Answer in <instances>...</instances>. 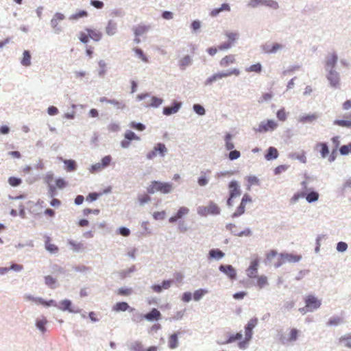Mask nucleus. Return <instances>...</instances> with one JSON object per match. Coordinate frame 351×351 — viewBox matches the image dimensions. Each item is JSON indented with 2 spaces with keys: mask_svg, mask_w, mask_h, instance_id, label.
I'll use <instances>...</instances> for the list:
<instances>
[{
  "mask_svg": "<svg viewBox=\"0 0 351 351\" xmlns=\"http://www.w3.org/2000/svg\"><path fill=\"white\" fill-rule=\"evenodd\" d=\"M258 319L252 318L250 319L245 326V339L243 341L239 342L238 346L240 349L244 350L247 348L249 342L252 338L253 329L258 324Z\"/></svg>",
  "mask_w": 351,
  "mask_h": 351,
  "instance_id": "1",
  "label": "nucleus"
},
{
  "mask_svg": "<svg viewBox=\"0 0 351 351\" xmlns=\"http://www.w3.org/2000/svg\"><path fill=\"white\" fill-rule=\"evenodd\" d=\"M172 184L167 182L153 181L147 188L149 193L160 192L162 193H168L172 190Z\"/></svg>",
  "mask_w": 351,
  "mask_h": 351,
  "instance_id": "2",
  "label": "nucleus"
},
{
  "mask_svg": "<svg viewBox=\"0 0 351 351\" xmlns=\"http://www.w3.org/2000/svg\"><path fill=\"white\" fill-rule=\"evenodd\" d=\"M240 74V71L238 69H233L228 72H219L213 74V75L208 77L204 84L206 86L211 85L213 82L217 80H221L223 77H226L230 75L238 76Z\"/></svg>",
  "mask_w": 351,
  "mask_h": 351,
  "instance_id": "3",
  "label": "nucleus"
},
{
  "mask_svg": "<svg viewBox=\"0 0 351 351\" xmlns=\"http://www.w3.org/2000/svg\"><path fill=\"white\" fill-rule=\"evenodd\" d=\"M197 213L201 216L216 215L220 213V208L215 203L210 202L207 206L198 207Z\"/></svg>",
  "mask_w": 351,
  "mask_h": 351,
  "instance_id": "4",
  "label": "nucleus"
},
{
  "mask_svg": "<svg viewBox=\"0 0 351 351\" xmlns=\"http://www.w3.org/2000/svg\"><path fill=\"white\" fill-rule=\"evenodd\" d=\"M301 256L293 254L281 253L277 262L274 264L275 267H279L286 263H296L301 259Z\"/></svg>",
  "mask_w": 351,
  "mask_h": 351,
  "instance_id": "5",
  "label": "nucleus"
},
{
  "mask_svg": "<svg viewBox=\"0 0 351 351\" xmlns=\"http://www.w3.org/2000/svg\"><path fill=\"white\" fill-rule=\"evenodd\" d=\"M228 189L230 197L227 201V204L231 206L232 205V199L241 195V191L238 182L235 180H232L229 183Z\"/></svg>",
  "mask_w": 351,
  "mask_h": 351,
  "instance_id": "6",
  "label": "nucleus"
},
{
  "mask_svg": "<svg viewBox=\"0 0 351 351\" xmlns=\"http://www.w3.org/2000/svg\"><path fill=\"white\" fill-rule=\"evenodd\" d=\"M305 309L306 311H313L320 307L322 302L317 298L313 295H308L305 298Z\"/></svg>",
  "mask_w": 351,
  "mask_h": 351,
  "instance_id": "7",
  "label": "nucleus"
},
{
  "mask_svg": "<svg viewBox=\"0 0 351 351\" xmlns=\"http://www.w3.org/2000/svg\"><path fill=\"white\" fill-rule=\"evenodd\" d=\"M252 202V198L248 194H245L241 199L239 206L237 207L236 211L232 214V217H237L245 213V206L247 203Z\"/></svg>",
  "mask_w": 351,
  "mask_h": 351,
  "instance_id": "8",
  "label": "nucleus"
},
{
  "mask_svg": "<svg viewBox=\"0 0 351 351\" xmlns=\"http://www.w3.org/2000/svg\"><path fill=\"white\" fill-rule=\"evenodd\" d=\"M278 126V124L274 120H267L266 121H262L257 128L258 132H267L268 131L274 130Z\"/></svg>",
  "mask_w": 351,
  "mask_h": 351,
  "instance_id": "9",
  "label": "nucleus"
},
{
  "mask_svg": "<svg viewBox=\"0 0 351 351\" xmlns=\"http://www.w3.org/2000/svg\"><path fill=\"white\" fill-rule=\"evenodd\" d=\"M139 139L140 138L134 132L128 130L124 134V139L121 142V145L123 148H127L130 146L131 141H138Z\"/></svg>",
  "mask_w": 351,
  "mask_h": 351,
  "instance_id": "10",
  "label": "nucleus"
},
{
  "mask_svg": "<svg viewBox=\"0 0 351 351\" xmlns=\"http://www.w3.org/2000/svg\"><path fill=\"white\" fill-rule=\"evenodd\" d=\"M259 265L258 259L256 258L251 261L250 265L247 269V275L250 278H255L257 276L258 268Z\"/></svg>",
  "mask_w": 351,
  "mask_h": 351,
  "instance_id": "11",
  "label": "nucleus"
},
{
  "mask_svg": "<svg viewBox=\"0 0 351 351\" xmlns=\"http://www.w3.org/2000/svg\"><path fill=\"white\" fill-rule=\"evenodd\" d=\"M327 79L332 86L335 88L339 87L340 78L339 73L336 71L331 69L327 75Z\"/></svg>",
  "mask_w": 351,
  "mask_h": 351,
  "instance_id": "12",
  "label": "nucleus"
},
{
  "mask_svg": "<svg viewBox=\"0 0 351 351\" xmlns=\"http://www.w3.org/2000/svg\"><path fill=\"white\" fill-rule=\"evenodd\" d=\"M219 270L226 274L231 280H234L237 277V272L234 268L230 265H221L219 267Z\"/></svg>",
  "mask_w": 351,
  "mask_h": 351,
  "instance_id": "13",
  "label": "nucleus"
},
{
  "mask_svg": "<svg viewBox=\"0 0 351 351\" xmlns=\"http://www.w3.org/2000/svg\"><path fill=\"white\" fill-rule=\"evenodd\" d=\"M282 47V45L277 43H274L272 44L266 43L263 46V49L265 53H274L277 52L278 50L281 49Z\"/></svg>",
  "mask_w": 351,
  "mask_h": 351,
  "instance_id": "14",
  "label": "nucleus"
},
{
  "mask_svg": "<svg viewBox=\"0 0 351 351\" xmlns=\"http://www.w3.org/2000/svg\"><path fill=\"white\" fill-rule=\"evenodd\" d=\"M235 63H236L235 55H233V54L226 55L223 58H222L221 59V60L219 61V65L223 68L228 67L230 65H232Z\"/></svg>",
  "mask_w": 351,
  "mask_h": 351,
  "instance_id": "15",
  "label": "nucleus"
},
{
  "mask_svg": "<svg viewBox=\"0 0 351 351\" xmlns=\"http://www.w3.org/2000/svg\"><path fill=\"white\" fill-rule=\"evenodd\" d=\"M331 141L334 145V148L332 150L331 154L329 156L328 160L329 162H332L336 159V155L337 152V148L340 145L339 137V136H333L331 138Z\"/></svg>",
  "mask_w": 351,
  "mask_h": 351,
  "instance_id": "16",
  "label": "nucleus"
},
{
  "mask_svg": "<svg viewBox=\"0 0 351 351\" xmlns=\"http://www.w3.org/2000/svg\"><path fill=\"white\" fill-rule=\"evenodd\" d=\"M315 149L320 153L323 158H325L329 154V149L326 143H317L315 146Z\"/></svg>",
  "mask_w": 351,
  "mask_h": 351,
  "instance_id": "17",
  "label": "nucleus"
},
{
  "mask_svg": "<svg viewBox=\"0 0 351 351\" xmlns=\"http://www.w3.org/2000/svg\"><path fill=\"white\" fill-rule=\"evenodd\" d=\"M182 104L180 102L175 101L171 106L165 107L163 108V114L169 116L175 114L180 110Z\"/></svg>",
  "mask_w": 351,
  "mask_h": 351,
  "instance_id": "18",
  "label": "nucleus"
},
{
  "mask_svg": "<svg viewBox=\"0 0 351 351\" xmlns=\"http://www.w3.org/2000/svg\"><path fill=\"white\" fill-rule=\"evenodd\" d=\"M72 302L67 299L62 300L59 305L57 304V306L59 309L62 311H68L70 313H77V311H74L72 308Z\"/></svg>",
  "mask_w": 351,
  "mask_h": 351,
  "instance_id": "19",
  "label": "nucleus"
},
{
  "mask_svg": "<svg viewBox=\"0 0 351 351\" xmlns=\"http://www.w3.org/2000/svg\"><path fill=\"white\" fill-rule=\"evenodd\" d=\"M189 208L184 206L180 207L174 216L169 218V221L170 223H174L179 219L182 218L184 215L189 213Z\"/></svg>",
  "mask_w": 351,
  "mask_h": 351,
  "instance_id": "20",
  "label": "nucleus"
},
{
  "mask_svg": "<svg viewBox=\"0 0 351 351\" xmlns=\"http://www.w3.org/2000/svg\"><path fill=\"white\" fill-rule=\"evenodd\" d=\"M85 30L88 33L89 38L94 41H99L102 38V33L97 29L86 28Z\"/></svg>",
  "mask_w": 351,
  "mask_h": 351,
  "instance_id": "21",
  "label": "nucleus"
},
{
  "mask_svg": "<svg viewBox=\"0 0 351 351\" xmlns=\"http://www.w3.org/2000/svg\"><path fill=\"white\" fill-rule=\"evenodd\" d=\"M64 15L62 13H56L53 17V19L51 20V25L52 27L55 29L60 30V28L58 27L59 22L64 19Z\"/></svg>",
  "mask_w": 351,
  "mask_h": 351,
  "instance_id": "22",
  "label": "nucleus"
},
{
  "mask_svg": "<svg viewBox=\"0 0 351 351\" xmlns=\"http://www.w3.org/2000/svg\"><path fill=\"white\" fill-rule=\"evenodd\" d=\"M129 309L131 311H133V308H130V306L128 305V304L125 302H117L112 307V310L115 312L126 311L127 310H129Z\"/></svg>",
  "mask_w": 351,
  "mask_h": 351,
  "instance_id": "23",
  "label": "nucleus"
},
{
  "mask_svg": "<svg viewBox=\"0 0 351 351\" xmlns=\"http://www.w3.org/2000/svg\"><path fill=\"white\" fill-rule=\"evenodd\" d=\"M319 115L317 113L310 114H305L302 115L300 117L299 121L302 123H312L317 120Z\"/></svg>",
  "mask_w": 351,
  "mask_h": 351,
  "instance_id": "24",
  "label": "nucleus"
},
{
  "mask_svg": "<svg viewBox=\"0 0 351 351\" xmlns=\"http://www.w3.org/2000/svg\"><path fill=\"white\" fill-rule=\"evenodd\" d=\"M338 57L335 53H332L329 54L326 60V66L329 68H334L337 62Z\"/></svg>",
  "mask_w": 351,
  "mask_h": 351,
  "instance_id": "25",
  "label": "nucleus"
},
{
  "mask_svg": "<svg viewBox=\"0 0 351 351\" xmlns=\"http://www.w3.org/2000/svg\"><path fill=\"white\" fill-rule=\"evenodd\" d=\"M300 331L296 328H291L287 338H285L284 342L290 343L295 341L299 336Z\"/></svg>",
  "mask_w": 351,
  "mask_h": 351,
  "instance_id": "26",
  "label": "nucleus"
},
{
  "mask_svg": "<svg viewBox=\"0 0 351 351\" xmlns=\"http://www.w3.org/2000/svg\"><path fill=\"white\" fill-rule=\"evenodd\" d=\"M45 249L51 253L55 254L58 252V247L55 244L51 243V238L49 237H45Z\"/></svg>",
  "mask_w": 351,
  "mask_h": 351,
  "instance_id": "27",
  "label": "nucleus"
},
{
  "mask_svg": "<svg viewBox=\"0 0 351 351\" xmlns=\"http://www.w3.org/2000/svg\"><path fill=\"white\" fill-rule=\"evenodd\" d=\"M161 314L156 308H153L149 313L145 315V318L149 321L158 320Z\"/></svg>",
  "mask_w": 351,
  "mask_h": 351,
  "instance_id": "28",
  "label": "nucleus"
},
{
  "mask_svg": "<svg viewBox=\"0 0 351 351\" xmlns=\"http://www.w3.org/2000/svg\"><path fill=\"white\" fill-rule=\"evenodd\" d=\"M347 118L349 119H337L334 121V124L343 128H351V114Z\"/></svg>",
  "mask_w": 351,
  "mask_h": 351,
  "instance_id": "29",
  "label": "nucleus"
},
{
  "mask_svg": "<svg viewBox=\"0 0 351 351\" xmlns=\"http://www.w3.org/2000/svg\"><path fill=\"white\" fill-rule=\"evenodd\" d=\"M179 332L171 335L168 339V346L171 349H175L178 346V335Z\"/></svg>",
  "mask_w": 351,
  "mask_h": 351,
  "instance_id": "30",
  "label": "nucleus"
},
{
  "mask_svg": "<svg viewBox=\"0 0 351 351\" xmlns=\"http://www.w3.org/2000/svg\"><path fill=\"white\" fill-rule=\"evenodd\" d=\"M230 10V7L228 3H223L220 8H215L211 10L210 15L213 17L217 16L221 12L226 11L229 12Z\"/></svg>",
  "mask_w": 351,
  "mask_h": 351,
  "instance_id": "31",
  "label": "nucleus"
},
{
  "mask_svg": "<svg viewBox=\"0 0 351 351\" xmlns=\"http://www.w3.org/2000/svg\"><path fill=\"white\" fill-rule=\"evenodd\" d=\"M36 304L43 305L45 307L49 306H57V303L53 300H49L48 301L45 300L42 298H37Z\"/></svg>",
  "mask_w": 351,
  "mask_h": 351,
  "instance_id": "32",
  "label": "nucleus"
},
{
  "mask_svg": "<svg viewBox=\"0 0 351 351\" xmlns=\"http://www.w3.org/2000/svg\"><path fill=\"white\" fill-rule=\"evenodd\" d=\"M256 286L260 289H263L268 285V279L266 276L261 275L256 276Z\"/></svg>",
  "mask_w": 351,
  "mask_h": 351,
  "instance_id": "33",
  "label": "nucleus"
},
{
  "mask_svg": "<svg viewBox=\"0 0 351 351\" xmlns=\"http://www.w3.org/2000/svg\"><path fill=\"white\" fill-rule=\"evenodd\" d=\"M31 54L29 51H24L23 57L21 60V64L24 66H29L31 65Z\"/></svg>",
  "mask_w": 351,
  "mask_h": 351,
  "instance_id": "34",
  "label": "nucleus"
},
{
  "mask_svg": "<svg viewBox=\"0 0 351 351\" xmlns=\"http://www.w3.org/2000/svg\"><path fill=\"white\" fill-rule=\"evenodd\" d=\"M278 156V150L274 147H270L268 149L267 153L265 154V157L266 160H271L277 158Z\"/></svg>",
  "mask_w": 351,
  "mask_h": 351,
  "instance_id": "35",
  "label": "nucleus"
},
{
  "mask_svg": "<svg viewBox=\"0 0 351 351\" xmlns=\"http://www.w3.org/2000/svg\"><path fill=\"white\" fill-rule=\"evenodd\" d=\"M225 256V254L219 249H213L209 252V257L219 260Z\"/></svg>",
  "mask_w": 351,
  "mask_h": 351,
  "instance_id": "36",
  "label": "nucleus"
},
{
  "mask_svg": "<svg viewBox=\"0 0 351 351\" xmlns=\"http://www.w3.org/2000/svg\"><path fill=\"white\" fill-rule=\"evenodd\" d=\"M192 62V60L189 56L183 57L179 61V66L182 70H184Z\"/></svg>",
  "mask_w": 351,
  "mask_h": 351,
  "instance_id": "37",
  "label": "nucleus"
},
{
  "mask_svg": "<svg viewBox=\"0 0 351 351\" xmlns=\"http://www.w3.org/2000/svg\"><path fill=\"white\" fill-rule=\"evenodd\" d=\"M64 163L65 169L66 170V171H69V172L73 171L77 168L76 162L73 160H64Z\"/></svg>",
  "mask_w": 351,
  "mask_h": 351,
  "instance_id": "38",
  "label": "nucleus"
},
{
  "mask_svg": "<svg viewBox=\"0 0 351 351\" xmlns=\"http://www.w3.org/2000/svg\"><path fill=\"white\" fill-rule=\"evenodd\" d=\"M117 25L112 21H110L106 27V32L108 35L112 36L116 33Z\"/></svg>",
  "mask_w": 351,
  "mask_h": 351,
  "instance_id": "39",
  "label": "nucleus"
},
{
  "mask_svg": "<svg viewBox=\"0 0 351 351\" xmlns=\"http://www.w3.org/2000/svg\"><path fill=\"white\" fill-rule=\"evenodd\" d=\"M208 290L199 289L196 291L193 294V298L195 301H199L204 295L208 293Z\"/></svg>",
  "mask_w": 351,
  "mask_h": 351,
  "instance_id": "40",
  "label": "nucleus"
},
{
  "mask_svg": "<svg viewBox=\"0 0 351 351\" xmlns=\"http://www.w3.org/2000/svg\"><path fill=\"white\" fill-rule=\"evenodd\" d=\"M162 102V99L156 97H152L150 102L147 104V106L156 108L160 106Z\"/></svg>",
  "mask_w": 351,
  "mask_h": 351,
  "instance_id": "41",
  "label": "nucleus"
},
{
  "mask_svg": "<svg viewBox=\"0 0 351 351\" xmlns=\"http://www.w3.org/2000/svg\"><path fill=\"white\" fill-rule=\"evenodd\" d=\"M245 71L248 73L254 72L256 73H259L262 71V65L261 64V63H256L246 68Z\"/></svg>",
  "mask_w": 351,
  "mask_h": 351,
  "instance_id": "42",
  "label": "nucleus"
},
{
  "mask_svg": "<svg viewBox=\"0 0 351 351\" xmlns=\"http://www.w3.org/2000/svg\"><path fill=\"white\" fill-rule=\"evenodd\" d=\"M225 146L227 150H232L234 147V145L232 141V135L226 134L225 136Z\"/></svg>",
  "mask_w": 351,
  "mask_h": 351,
  "instance_id": "43",
  "label": "nucleus"
},
{
  "mask_svg": "<svg viewBox=\"0 0 351 351\" xmlns=\"http://www.w3.org/2000/svg\"><path fill=\"white\" fill-rule=\"evenodd\" d=\"M88 16V12L85 10H80L69 16V19L72 21L77 20L80 18L86 17Z\"/></svg>",
  "mask_w": 351,
  "mask_h": 351,
  "instance_id": "44",
  "label": "nucleus"
},
{
  "mask_svg": "<svg viewBox=\"0 0 351 351\" xmlns=\"http://www.w3.org/2000/svg\"><path fill=\"white\" fill-rule=\"evenodd\" d=\"M68 243L71 247L72 250L75 252H79L84 247L82 243L76 242L73 240H69Z\"/></svg>",
  "mask_w": 351,
  "mask_h": 351,
  "instance_id": "45",
  "label": "nucleus"
},
{
  "mask_svg": "<svg viewBox=\"0 0 351 351\" xmlns=\"http://www.w3.org/2000/svg\"><path fill=\"white\" fill-rule=\"evenodd\" d=\"M156 152H158L160 155L164 156L165 153L167 152V149L165 144L163 143H158L154 147Z\"/></svg>",
  "mask_w": 351,
  "mask_h": 351,
  "instance_id": "46",
  "label": "nucleus"
},
{
  "mask_svg": "<svg viewBox=\"0 0 351 351\" xmlns=\"http://www.w3.org/2000/svg\"><path fill=\"white\" fill-rule=\"evenodd\" d=\"M45 282L51 289H54L56 279L51 276H47L45 277Z\"/></svg>",
  "mask_w": 351,
  "mask_h": 351,
  "instance_id": "47",
  "label": "nucleus"
},
{
  "mask_svg": "<svg viewBox=\"0 0 351 351\" xmlns=\"http://www.w3.org/2000/svg\"><path fill=\"white\" fill-rule=\"evenodd\" d=\"M319 198V194L317 192L312 191L306 195V199L308 202L311 203L315 202Z\"/></svg>",
  "mask_w": 351,
  "mask_h": 351,
  "instance_id": "48",
  "label": "nucleus"
},
{
  "mask_svg": "<svg viewBox=\"0 0 351 351\" xmlns=\"http://www.w3.org/2000/svg\"><path fill=\"white\" fill-rule=\"evenodd\" d=\"M47 321L45 318H43L41 319H37L36 322V325L37 328L42 332H45L46 330L45 325Z\"/></svg>",
  "mask_w": 351,
  "mask_h": 351,
  "instance_id": "49",
  "label": "nucleus"
},
{
  "mask_svg": "<svg viewBox=\"0 0 351 351\" xmlns=\"http://www.w3.org/2000/svg\"><path fill=\"white\" fill-rule=\"evenodd\" d=\"M263 6L269 7L273 10H277L279 8L278 3L274 0H264Z\"/></svg>",
  "mask_w": 351,
  "mask_h": 351,
  "instance_id": "50",
  "label": "nucleus"
},
{
  "mask_svg": "<svg viewBox=\"0 0 351 351\" xmlns=\"http://www.w3.org/2000/svg\"><path fill=\"white\" fill-rule=\"evenodd\" d=\"M243 335L241 332H237L234 335H231L226 340V343H230L238 340H241Z\"/></svg>",
  "mask_w": 351,
  "mask_h": 351,
  "instance_id": "51",
  "label": "nucleus"
},
{
  "mask_svg": "<svg viewBox=\"0 0 351 351\" xmlns=\"http://www.w3.org/2000/svg\"><path fill=\"white\" fill-rule=\"evenodd\" d=\"M226 36L228 38L229 43H232V45L233 43L237 40L239 37V34L237 32H226Z\"/></svg>",
  "mask_w": 351,
  "mask_h": 351,
  "instance_id": "52",
  "label": "nucleus"
},
{
  "mask_svg": "<svg viewBox=\"0 0 351 351\" xmlns=\"http://www.w3.org/2000/svg\"><path fill=\"white\" fill-rule=\"evenodd\" d=\"M8 183L12 186H18L22 183V180L21 178L16 177H10L8 178Z\"/></svg>",
  "mask_w": 351,
  "mask_h": 351,
  "instance_id": "53",
  "label": "nucleus"
},
{
  "mask_svg": "<svg viewBox=\"0 0 351 351\" xmlns=\"http://www.w3.org/2000/svg\"><path fill=\"white\" fill-rule=\"evenodd\" d=\"M134 51L136 53V56L144 62H147L148 59L147 56L144 54L143 51L138 48H134Z\"/></svg>",
  "mask_w": 351,
  "mask_h": 351,
  "instance_id": "54",
  "label": "nucleus"
},
{
  "mask_svg": "<svg viewBox=\"0 0 351 351\" xmlns=\"http://www.w3.org/2000/svg\"><path fill=\"white\" fill-rule=\"evenodd\" d=\"M342 322V319L340 317H333L329 319L327 324L328 326H337Z\"/></svg>",
  "mask_w": 351,
  "mask_h": 351,
  "instance_id": "55",
  "label": "nucleus"
},
{
  "mask_svg": "<svg viewBox=\"0 0 351 351\" xmlns=\"http://www.w3.org/2000/svg\"><path fill=\"white\" fill-rule=\"evenodd\" d=\"M277 118L281 121H285L287 119V113L284 108L279 110L276 113Z\"/></svg>",
  "mask_w": 351,
  "mask_h": 351,
  "instance_id": "56",
  "label": "nucleus"
},
{
  "mask_svg": "<svg viewBox=\"0 0 351 351\" xmlns=\"http://www.w3.org/2000/svg\"><path fill=\"white\" fill-rule=\"evenodd\" d=\"M289 168L288 165H282L276 167L274 169V174L275 175H279L282 173V172L286 171Z\"/></svg>",
  "mask_w": 351,
  "mask_h": 351,
  "instance_id": "57",
  "label": "nucleus"
},
{
  "mask_svg": "<svg viewBox=\"0 0 351 351\" xmlns=\"http://www.w3.org/2000/svg\"><path fill=\"white\" fill-rule=\"evenodd\" d=\"M263 1L264 0H250L248 2L247 5L250 8H256L258 6H263Z\"/></svg>",
  "mask_w": 351,
  "mask_h": 351,
  "instance_id": "58",
  "label": "nucleus"
},
{
  "mask_svg": "<svg viewBox=\"0 0 351 351\" xmlns=\"http://www.w3.org/2000/svg\"><path fill=\"white\" fill-rule=\"evenodd\" d=\"M340 341L343 342L346 347L351 348V335L341 337Z\"/></svg>",
  "mask_w": 351,
  "mask_h": 351,
  "instance_id": "59",
  "label": "nucleus"
},
{
  "mask_svg": "<svg viewBox=\"0 0 351 351\" xmlns=\"http://www.w3.org/2000/svg\"><path fill=\"white\" fill-rule=\"evenodd\" d=\"M132 291L130 288H120L117 290V294L119 295H129L132 293Z\"/></svg>",
  "mask_w": 351,
  "mask_h": 351,
  "instance_id": "60",
  "label": "nucleus"
},
{
  "mask_svg": "<svg viewBox=\"0 0 351 351\" xmlns=\"http://www.w3.org/2000/svg\"><path fill=\"white\" fill-rule=\"evenodd\" d=\"M130 127L139 131H143L145 129V126L141 123L131 122Z\"/></svg>",
  "mask_w": 351,
  "mask_h": 351,
  "instance_id": "61",
  "label": "nucleus"
},
{
  "mask_svg": "<svg viewBox=\"0 0 351 351\" xmlns=\"http://www.w3.org/2000/svg\"><path fill=\"white\" fill-rule=\"evenodd\" d=\"M132 351H144L143 346L140 342H135L131 346Z\"/></svg>",
  "mask_w": 351,
  "mask_h": 351,
  "instance_id": "62",
  "label": "nucleus"
},
{
  "mask_svg": "<svg viewBox=\"0 0 351 351\" xmlns=\"http://www.w3.org/2000/svg\"><path fill=\"white\" fill-rule=\"evenodd\" d=\"M111 160L112 158L110 156H104L100 162L101 167H104V169L105 167H108L110 165Z\"/></svg>",
  "mask_w": 351,
  "mask_h": 351,
  "instance_id": "63",
  "label": "nucleus"
},
{
  "mask_svg": "<svg viewBox=\"0 0 351 351\" xmlns=\"http://www.w3.org/2000/svg\"><path fill=\"white\" fill-rule=\"evenodd\" d=\"M241 156V153L237 150H232L228 155V158L231 160L238 159Z\"/></svg>",
  "mask_w": 351,
  "mask_h": 351,
  "instance_id": "64",
  "label": "nucleus"
}]
</instances>
